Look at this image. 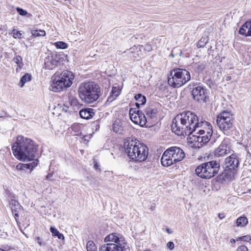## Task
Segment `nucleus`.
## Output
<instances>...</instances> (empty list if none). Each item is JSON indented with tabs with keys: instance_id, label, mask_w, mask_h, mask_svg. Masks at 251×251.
<instances>
[{
	"instance_id": "obj_21",
	"label": "nucleus",
	"mask_w": 251,
	"mask_h": 251,
	"mask_svg": "<svg viewBox=\"0 0 251 251\" xmlns=\"http://www.w3.org/2000/svg\"><path fill=\"white\" fill-rule=\"evenodd\" d=\"M9 205L11 211L14 215L16 222L18 223L17 218L19 217L18 212L21 209V206L18 201L12 200L9 202Z\"/></svg>"
},
{
	"instance_id": "obj_29",
	"label": "nucleus",
	"mask_w": 251,
	"mask_h": 251,
	"mask_svg": "<svg viewBox=\"0 0 251 251\" xmlns=\"http://www.w3.org/2000/svg\"><path fill=\"white\" fill-rule=\"evenodd\" d=\"M31 78L32 76L30 75L28 73L25 74L21 77L19 83V86L22 88L24 86L25 84L30 81L31 80Z\"/></svg>"
},
{
	"instance_id": "obj_30",
	"label": "nucleus",
	"mask_w": 251,
	"mask_h": 251,
	"mask_svg": "<svg viewBox=\"0 0 251 251\" xmlns=\"http://www.w3.org/2000/svg\"><path fill=\"white\" fill-rule=\"evenodd\" d=\"M13 61L18 65L19 68H16V72H19L24 65L22 58L20 55H17L14 58Z\"/></svg>"
},
{
	"instance_id": "obj_14",
	"label": "nucleus",
	"mask_w": 251,
	"mask_h": 251,
	"mask_svg": "<svg viewBox=\"0 0 251 251\" xmlns=\"http://www.w3.org/2000/svg\"><path fill=\"white\" fill-rule=\"evenodd\" d=\"M239 164V158L235 154H231L226 157L225 161V168L229 170H235Z\"/></svg>"
},
{
	"instance_id": "obj_46",
	"label": "nucleus",
	"mask_w": 251,
	"mask_h": 251,
	"mask_svg": "<svg viewBox=\"0 0 251 251\" xmlns=\"http://www.w3.org/2000/svg\"><path fill=\"white\" fill-rule=\"evenodd\" d=\"M55 236H57L59 239L63 240L64 239V235L62 233H60L59 232Z\"/></svg>"
},
{
	"instance_id": "obj_51",
	"label": "nucleus",
	"mask_w": 251,
	"mask_h": 251,
	"mask_svg": "<svg viewBox=\"0 0 251 251\" xmlns=\"http://www.w3.org/2000/svg\"><path fill=\"white\" fill-rule=\"evenodd\" d=\"M230 242L231 244H234L235 243V240L234 239H231L230 240Z\"/></svg>"
},
{
	"instance_id": "obj_3",
	"label": "nucleus",
	"mask_w": 251,
	"mask_h": 251,
	"mask_svg": "<svg viewBox=\"0 0 251 251\" xmlns=\"http://www.w3.org/2000/svg\"><path fill=\"white\" fill-rule=\"evenodd\" d=\"M124 146L126 152L130 160L142 162L147 159L148 155V148L139 141L129 139L125 142Z\"/></svg>"
},
{
	"instance_id": "obj_11",
	"label": "nucleus",
	"mask_w": 251,
	"mask_h": 251,
	"mask_svg": "<svg viewBox=\"0 0 251 251\" xmlns=\"http://www.w3.org/2000/svg\"><path fill=\"white\" fill-rule=\"evenodd\" d=\"M129 116L131 120L135 124L144 126L148 122L144 114L139 110L131 108L129 110Z\"/></svg>"
},
{
	"instance_id": "obj_35",
	"label": "nucleus",
	"mask_w": 251,
	"mask_h": 251,
	"mask_svg": "<svg viewBox=\"0 0 251 251\" xmlns=\"http://www.w3.org/2000/svg\"><path fill=\"white\" fill-rule=\"evenodd\" d=\"M207 42V39L206 38L202 37L198 42L197 47L198 48L203 47Z\"/></svg>"
},
{
	"instance_id": "obj_18",
	"label": "nucleus",
	"mask_w": 251,
	"mask_h": 251,
	"mask_svg": "<svg viewBox=\"0 0 251 251\" xmlns=\"http://www.w3.org/2000/svg\"><path fill=\"white\" fill-rule=\"evenodd\" d=\"M124 248L113 243H107L101 245L99 251H123Z\"/></svg>"
},
{
	"instance_id": "obj_50",
	"label": "nucleus",
	"mask_w": 251,
	"mask_h": 251,
	"mask_svg": "<svg viewBox=\"0 0 251 251\" xmlns=\"http://www.w3.org/2000/svg\"><path fill=\"white\" fill-rule=\"evenodd\" d=\"M79 126V125H77V124H76V125H74L73 126H72V128L74 129L75 128V127H77Z\"/></svg>"
},
{
	"instance_id": "obj_48",
	"label": "nucleus",
	"mask_w": 251,
	"mask_h": 251,
	"mask_svg": "<svg viewBox=\"0 0 251 251\" xmlns=\"http://www.w3.org/2000/svg\"><path fill=\"white\" fill-rule=\"evenodd\" d=\"M53 176V175L52 173H50L46 176V179H48L50 178H51Z\"/></svg>"
},
{
	"instance_id": "obj_55",
	"label": "nucleus",
	"mask_w": 251,
	"mask_h": 251,
	"mask_svg": "<svg viewBox=\"0 0 251 251\" xmlns=\"http://www.w3.org/2000/svg\"><path fill=\"white\" fill-rule=\"evenodd\" d=\"M238 240H241V239H240V237H239L238 239H237V241Z\"/></svg>"
},
{
	"instance_id": "obj_5",
	"label": "nucleus",
	"mask_w": 251,
	"mask_h": 251,
	"mask_svg": "<svg viewBox=\"0 0 251 251\" xmlns=\"http://www.w3.org/2000/svg\"><path fill=\"white\" fill-rule=\"evenodd\" d=\"M199 135H194L193 141L195 142L196 147L200 148L206 144L210 140L212 133L211 125L205 121H199L196 131Z\"/></svg>"
},
{
	"instance_id": "obj_40",
	"label": "nucleus",
	"mask_w": 251,
	"mask_h": 251,
	"mask_svg": "<svg viewBox=\"0 0 251 251\" xmlns=\"http://www.w3.org/2000/svg\"><path fill=\"white\" fill-rule=\"evenodd\" d=\"M240 239L244 241L249 242L251 240V237L249 235L243 236L240 237Z\"/></svg>"
},
{
	"instance_id": "obj_4",
	"label": "nucleus",
	"mask_w": 251,
	"mask_h": 251,
	"mask_svg": "<svg viewBox=\"0 0 251 251\" xmlns=\"http://www.w3.org/2000/svg\"><path fill=\"white\" fill-rule=\"evenodd\" d=\"M78 92L80 99L83 102L92 103L99 99L100 90L98 84L89 81L81 83L79 86Z\"/></svg>"
},
{
	"instance_id": "obj_26",
	"label": "nucleus",
	"mask_w": 251,
	"mask_h": 251,
	"mask_svg": "<svg viewBox=\"0 0 251 251\" xmlns=\"http://www.w3.org/2000/svg\"><path fill=\"white\" fill-rule=\"evenodd\" d=\"M113 130L117 133L121 134L124 130V127L120 120H116L113 125Z\"/></svg>"
},
{
	"instance_id": "obj_37",
	"label": "nucleus",
	"mask_w": 251,
	"mask_h": 251,
	"mask_svg": "<svg viewBox=\"0 0 251 251\" xmlns=\"http://www.w3.org/2000/svg\"><path fill=\"white\" fill-rule=\"evenodd\" d=\"M13 37L14 38H21L22 36V33H20L19 31L16 30L15 29H13L12 32Z\"/></svg>"
},
{
	"instance_id": "obj_36",
	"label": "nucleus",
	"mask_w": 251,
	"mask_h": 251,
	"mask_svg": "<svg viewBox=\"0 0 251 251\" xmlns=\"http://www.w3.org/2000/svg\"><path fill=\"white\" fill-rule=\"evenodd\" d=\"M120 93V90L119 88L117 87H114L111 92V94L113 95L114 97H118Z\"/></svg>"
},
{
	"instance_id": "obj_53",
	"label": "nucleus",
	"mask_w": 251,
	"mask_h": 251,
	"mask_svg": "<svg viewBox=\"0 0 251 251\" xmlns=\"http://www.w3.org/2000/svg\"><path fill=\"white\" fill-rule=\"evenodd\" d=\"M151 208L152 210H153V209L155 208V205H153V204H152V205H151Z\"/></svg>"
},
{
	"instance_id": "obj_23",
	"label": "nucleus",
	"mask_w": 251,
	"mask_h": 251,
	"mask_svg": "<svg viewBox=\"0 0 251 251\" xmlns=\"http://www.w3.org/2000/svg\"><path fill=\"white\" fill-rule=\"evenodd\" d=\"M143 46L142 45H139L134 48H132L127 52L128 55L131 59H136L138 57H141V53H138V51H141Z\"/></svg>"
},
{
	"instance_id": "obj_8",
	"label": "nucleus",
	"mask_w": 251,
	"mask_h": 251,
	"mask_svg": "<svg viewBox=\"0 0 251 251\" xmlns=\"http://www.w3.org/2000/svg\"><path fill=\"white\" fill-rule=\"evenodd\" d=\"M220 164L216 161L202 163L195 169L196 174L201 178L209 179L214 176L218 172Z\"/></svg>"
},
{
	"instance_id": "obj_22",
	"label": "nucleus",
	"mask_w": 251,
	"mask_h": 251,
	"mask_svg": "<svg viewBox=\"0 0 251 251\" xmlns=\"http://www.w3.org/2000/svg\"><path fill=\"white\" fill-rule=\"evenodd\" d=\"M228 150L226 144L223 142L214 151V155L217 157L224 156L228 153Z\"/></svg>"
},
{
	"instance_id": "obj_33",
	"label": "nucleus",
	"mask_w": 251,
	"mask_h": 251,
	"mask_svg": "<svg viewBox=\"0 0 251 251\" xmlns=\"http://www.w3.org/2000/svg\"><path fill=\"white\" fill-rule=\"evenodd\" d=\"M31 34L34 37L44 36L46 35V32L44 30H32Z\"/></svg>"
},
{
	"instance_id": "obj_6",
	"label": "nucleus",
	"mask_w": 251,
	"mask_h": 251,
	"mask_svg": "<svg viewBox=\"0 0 251 251\" xmlns=\"http://www.w3.org/2000/svg\"><path fill=\"white\" fill-rule=\"evenodd\" d=\"M185 156L184 151L178 147H172L166 150L161 158V164L169 167L181 161Z\"/></svg>"
},
{
	"instance_id": "obj_16",
	"label": "nucleus",
	"mask_w": 251,
	"mask_h": 251,
	"mask_svg": "<svg viewBox=\"0 0 251 251\" xmlns=\"http://www.w3.org/2000/svg\"><path fill=\"white\" fill-rule=\"evenodd\" d=\"M68 88L63 83L62 79L59 76H54L52 78V82L50 84V89L53 92H59L63 88Z\"/></svg>"
},
{
	"instance_id": "obj_15",
	"label": "nucleus",
	"mask_w": 251,
	"mask_h": 251,
	"mask_svg": "<svg viewBox=\"0 0 251 251\" xmlns=\"http://www.w3.org/2000/svg\"><path fill=\"white\" fill-rule=\"evenodd\" d=\"M205 91L203 87L198 86L194 88L192 91V94L194 99L199 102H205L206 96Z\"/></svg>"
},
{
	"instance_id": "obj_41",
	"label": "nucleus",
	"mask_w": 251,
	"mask_h": 251,
	"mask_svg": "<svg viewBox=\"0 0 251 251\" xmlns=\"http://www.w3.org/2000/svg\"><path fill=\"white\" fill-rule=\"evenodd\" d=\"M117 97H114L113 95L110 93V95L108 97L107 102L110 103L116 99Z\"/></svg>"
},
{
	"instance_id": "obj_32",
	"label": "nucleus",
	"mask_w": 251,
	"mask_h": 251,
	"mask_svg": "<svg viewBox=\"0 0 251 251\" xmlns=\"http://www.w3.org/2000/svg\"><path fill=\"white\" fill-rule=\"evenodd\" d=\"M87 251H97V248L92 241H89L86 244Z\"/></svg>"
},
{
	"instance_id": "obj_7",
	"label": "nucleus",
	"mask_w": 251,
	"mask_h": 251,
	"mask_svg": "<svg viewBox=\"0 0 251 251\" xmlns=\"http://www.w3.org/2000/svg\"><path fill=\"white\" fill-rule=\"evenodd\" d=\"M190 73L185 69L176 68L170 72L168 77V84L174 88H179L190 80Z\"/></svg>"
},
{
	"instance_id": "obj_42",
	"label": "nucleus",
	"mask_w": 251,
	"mask_h": 251,
	"mask_svg": "<svg viewBox=\"0 0 251 251\" xmlns=\"http://www.w3.org/2000/svg\"><path fill=\"white\" fill-rule=\"evenodd\" d=\"M144 50L147 51H150L152 50V48L151 45L149 44H147L144 48H143Z\"/></svg>"
},
{
	"instance_id": "obj_39",
	"label": "nucleus",
	"mask_w": 251,
	"mask_h": 251,
	"mask_svg": "<svg viewBox=\"0 0 251 251\" xmlns=\"http://www.w3.org/2000/svg\"><path fill=\"white\" fill-rule=\"evenodd\" d=\"M50 231L52 233V236H55L59 232L58 230L54 227L51 226Z\"/></svg>"
},
{
	"instance_id": "obj_28",
	"label": "nucleus",
	"mask_w": 251,
	"mask_h": 251,
	"mask_svg": "<svg viewBox=\"0 0 251 251\" xmlns=\"http://www.w3.org/2000/svg\"><path fill=\"white\" fill-rule=\"evenodd\" d=\"M248 223V219L245 216L239 217L236 222V226L238 227H244Z\"/></svg>"
},
{
	"instance_id": "obj_10",
	"label": "nucleus",
	"mask_w": 251,
	"mask_h": 251,
	"mask_svg": "<svg viewBox=\"0 0 251 251\" xmlns=\"http://www.w3.org/2000/svg\"><path fill=\"white\" fill-rule=\"evenodd\" d=\"M79 104L76 98L73 96L68 97V100L63 103L58 104L57 108L65 112H76L80 108Z\"/></svg>"
},
{
	"instance_id": "obj_25",
	"label": "nucleus",
	"mask_w": 251,
	"mask_h": 251,
	"mask_svg": "<svg viewBox=\"0 0 251 251\" xmlns=\"http://www.w3.org/2000/svg\"><path fill=\"white\" fill-rule=\"evenodd\" d=\"M79 115L81 118L89 119L94 115V109L92 108H84L80 110Z\"/></svg>"
},
{
	"instance_id": "obj_1",
	"label": "nucleus",
	"mask_w": 251,
	"mask_h": 251,
	"mask_svg": "<svg viewBox=\"0 0 251 251\" xmlns=\"http://www.w3.org/2000/svg\"><path fill=\"white\" fill-rule=\"evenodd\" d=\"M198 122V117L194 113L183 112L173 120L172 130L179 136L189 135L196 131Z\"/></svg>"
},
{
	"instance_id": "obj_54",
	"label": "nucleus",
	"mask_w": 251,
	"mask_h": 251,
	"mask_svg": "<svg viewBox=\"0 0 251 251\" xmlns=\"http://www.w3.org/2000/svg\"><path fill=\"white\" fill-rule=\"evenodd\" d=\"M0 251H4L3 250L0 249Z\"/></svg>"
},
{
	"instance_id": "obj_45",
	"label": "nucleus",
	"mask_w": 251,
	"mask_h": 251,
	"mask_svg": "<svg viewBox=\"0 0 251 251\" xmlns=\"http://www.w3.org/2000/svg\"><path fill=\"white\" fill-rule=\"evenodd\" d=\"M55 236H57L59 239L63 240L64 239V235L62 233H60L59 232Z\"/></svg>"
},
{
	"instance_id": "obj_38",
	"label": "nucleus",
	"mask_w": 251,
	"mask_h": 251,
	"mask_svg": "<svg viewBox=\"0 0 251 251\" xmlns=\"http://www.w3.org/2000/svg\"><path fill=\"white\" fill-rule=\"evenodd\" d=\"M16 10H17L18 13L20 15L25 16L27 14V12L26 10H25L21 8L20 7H17Z\"/></svg>"
},
{
	"instance_id": "obj_9",
	"label": "nucleus",
	"mask_w": 251,
	"mask_h": 251,
	"mask_svg": "<svg viewBox=\"0 0 251 251\" xmlns=\"http://www.w3.org/2000/svg\"><path fill=\"white\" fill-rule=\"evenodd\" d=\"M232 114L228 111L222 112L217 117V125L221 130L226 134L228 135L233 128Z\"/></svg>"
},
{
	"instance_id": "obj_20",
	"label": "nucleus",
	"mask_w": 251,
	"mask_h": 251,
	"mask_svg": "<svg viewBox=\"0 0 251 251\" xmlns=\"http://www.w3.org/2000/svg\"><path fill=\"white\" fill-rule=\"evenodd\" d=\"M34 240L39 247L43 249H49L48 239L44 238L42 236H35Z\"/></svg>"
},
{
	"instance_id": "obj_47",
	"label": "nucleus",
	"mask_w": 251,
	"mask_h": 251,
	"mask_svg": "<svg viewBox=\"0 0 251 251\" xmlns=\"http://www.w3.org/2000/svg\"><path fill=\"white\" fill-rule=\"evenodd\" d=\"M218 217L220 219H223L225 217L224 213H219Z\"/></svg>"
},
{
	"instance_id": "obj_49",
	"label": "nucleus",
	"mask_w": 251,
	"mask_h": 251,
	"mask_svg": "<svg viewBox=\"0 0 251 251\" xmlns=\"http://www.w3.org/2000/svg\"><path fill=\"white\" fill-rule=\"evenodd\" d=\"M94 168L96 169V170H100L99 168V165H98V164L96 162L95 164H94Z\"/></svg>"
},
{
	"instance_id": "obj_17",
	"label": "nucleus",
	"mask_w": 251,
	"mask_h": 251,
	"mask_svg": "<svg viewBox=\"0 0 251 251\" xmlns=\"http://www.w3.org/2000/svg\"><path fill=\"white\" fill-rule=\"evenodd\" d=\"M60 77L62 79L63 83L65 86L69 87L73 84V81L74 79V75L73 73L67 70L64 71L59 75Z\"/></svg>"
},
{
	"instance_id": "obj_27",
	"label": "nucleus",
	"mask_w": 251,
	"mask_h": 251,
	"mask_svg": "<svg viewBox=\"0 0 251 251\" xmlns=\"http://www.w3.org/2000/svg\"><path fill=\"white\" fill-rule=\"evenodd\" d=\"M135 99L137 101L135 104L138 108L139 107L140 105H143L146 103V97L140 94L135 95Z\"/></svg>"
},
{
	"instance_id": "obj_13",
	"label": "nucleus",
	"mask_w": 251,
	"mask_h": 251,
	"mask_svg": "<svg viewBox=\"0 0 251 251\" xmlns=\"http://www.w3.org/2000/svg\"><path fill=\"white\" fill-rule=\"evenodd\" d=\"M60 59L59 55L57 54H50L45 59V67L49 70H52L56 67L59 64V61Z\"/></svg>"
},
{
	"instance_id": "obj_12",
	"label": "nucleus",
	"mask_w": 251,
	"mask_h": 251,
	"mask_svg": "<svg viewBox=\"0 0 251 251\" xmlns=\"http://www.w3.org/2000/svg\"><path fill=\"white\" fill-rule=\"evenodd\" d=\"M104 242H113V244H117L124 248L126 244L124 237L118 233H112L108 235L105 237Z\"/></svg>"
},
{
	"instance_id": "obj_19",
	"label": "nucleus",
	"mask_w": 251,
	"mask_h": 251,
	"mask_svg": "<svg viewBox=\"0 0 251 251\" xmlns=\"http://www.w3.org/2000/svg\"><path fill=\"white\" fill-rule=\"evenodd\" d=\"M239 33L245 36H251V20L247 21L242 25L239 29Z\"/></svg>"
},
{
	"instance_id": "obj_43",
	"label": "nucleus",
	"mask_w": 251,
	"mask_h": 251,
	"mask_svg": "<svg viewBox=\"0 0 251 251\" xmlns=\"http://www.w3.org/2000/svg\"><path fill=\"white\" fill-rule=\"evenodd\" d=\"M237 251H248V249L246 246L242 245L237 248Z\"/></svg>"
},
{
	"instance_id": "obj_44",
	"label": "nucleus",
	"mask_w": 251,
	"mask_h": 251,
	"mask_svg": "<svg viewBox=\"0 0 251 251\" xmlns=\"http://www.w3.org/2000/svg\"><path fill=\"white\" fill-rule=\"evenodd\" d=\"M167 247L170 250H172L174 248L175 245L173 242H169L167 244Z\"/></svg>"
},
{
	"instance_id": "obj_24",
	"label": "nucleus",
	"mask_w": 251,
	"mask_h": 251,
	"mask_svg": "<svg viewBox=\"0 0 251 251\" xmlns=\"http://www.w3.org/2000/svg\"><path fill=\"white\" fill-rule=\"evenodd\" d=\"M32 162L27 164L19 163L17 165L16 168L17 170H25V169H30V170H32L33 169V168L37 166L38 162L37 159H35Z\"/></svg>"
},
{
	"instance_id": "obj_34",
	"label": "nucleus",
	"mask_w": 251,
	"mask_h": 251,
	"mask_svg": "<svg viewBox=\"0 0 251 251\" xmlns=\"http://www.w3.org/2000/svg\"><path fill=\"white\" fill-rule=\"evenodd\" d=\"M54 45L57 49H65L67 48V44L61 41L55 43Z\"/></svg>"
},
{
	"instance_id": "obj_31",
	"label": "nucleus",
	"mask_w": 251,
	"mask_h": 251,
	"mask_svg": "<svg viewBox=\"0 0 251 251\" xmlns=\"http://www.w3.org/2000/svg\"><path fill=\"white\" fill-rule=\"evenodd\" d=\"M146 114L148 116V121H150V119H152L156 117V110L151 108H149L146 111Z\"/></svg>"
},
{
	"instance_id": "obj_52",
	"label": "nucleus",
	"mask_w": 251,
	"mask_h": 251,
	"mask_svg": "<svg viewBox=\"0 0 251 251\" xmlns=\"http://www.w3.org/2000/svg\"><path fill=\"white\" fill-rule=\"evenodd\" d=\"M166 231L169 233V234H171L172 233V231H170V229H169V228H167L166 229Z\"/></svg>"
},
{
	"instance_id": "obj_2",
	"label": "nucleus",
	"mask_w": 251,
	"mask_h": 251,
	"mask_svg": "<svg viewBox=\"0 0 251 251\" xmlns=\"http://www.w3.org/2000/svg\"><path fill=\"white\" fill-rule=\"evenodd\" d=\"M14 155L20 160L30 161L35 160L37 148L33 141L23 136H18L12 145Z\"/></svg>"
}]
</instances>
